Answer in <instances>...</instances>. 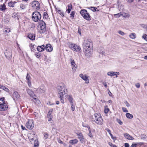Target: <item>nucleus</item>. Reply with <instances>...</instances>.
I'll list each match as a JSON object with an SVG mask.
<instances>
[{
  "label": "nucleus",
  "instance_id": "nucleus-29",
  "mask_svg": "<svg viewBox=\"0 0 147 147\" xmlns=\"http://www.w3.org/2000/svg\"><path fill=\"white\" fill-rule=\"evenodd\" d=\"M129 37L131 39H135L136 37V35L135 33H131L129 35Z\"/></svg>",
  "mask_w": 147,
  "mask_h": 147
},
{
  "label": "nucleus",
  "instance_id": "nucleus-38",
  "mask_svg": "<svg viewBox=\"0 0 147 147\" xmlns=\"http://www.w3.org/2000/svg\"><path fill=\"white\" fill-rule=\"evenodd\" d=\"M4 54L6 58L8 59L9 56L8 55V54L7 50H6L4 52Z\"/></svg>",
  "mask_w": 147,
  "mask_h": 147
},
{
  "label": "nucleus",
  "instance_id": "nucleus-4",
  "mask_svg": "<svg viewBox=\"0 0 147 147\" xmlns=\"http://www.w3.org/2000/svg\"><path fill=\"white\" fill-rule=\"evenodd\" d=\"M41 17V15L39 12L36 11L32 13V20L35 22H37L40 20Z\"/></svg>",
  "mask_w": 147,
  "mask_h": 147
},
{
  "label": "nucleus",
  "instance_id": "nucleus-24",
  "mask_svg": "<svg viewBox=\"0 0 147 147\" xmlns=\"http://www.w3.org/2000/svg\"><path fill=\"white\" fill-rule=\"evenodd\" d=\"M67 98L69 102L70 103H73V98L72 97V96L71 95H69L67 96Z\"/></svg>",
  "mask_w": 147,
  "mask_h": 147
},
{
  "label": "nucleus",
  "instance_id": "nucleus-49",
  "mask_svg": "<svg viewBox=\"0 0 147 147\" xmlns=\"http://www.w3.org/2000/svg\"><path fill=\"white\" fill-rule=\"evenodd\" d=\"M2 89L7 92L9 90V89L7 88H6L4 86H2Z\"/></svg>",
  "mask_w": 147,
  "mask_h": 147
},
{
  "label": "nucleus",
  "instance_id": "nucleus-8",
  "mask_svg": "<svg viewBox=\"0 0 147 147\" xmlns=\"http://www.w3.org/2000/svg\"><path fill=\"white\" fill-rule=\"evenodd\" d=\"M40 32L42 33H44L46 30V26L45 22L42 21L40 24Z\"/></svg>",
  "mask_w": 147,
  "mask_h": 147
},
{
  "label": "nucleus",
  "instance_id": "nucleus-33",
  "mask_svg": "<svg viewBox=\"0 0 147 147\" xmlns=\"http://www.w3.org/2000/svg\"><path fill=\"white\" fill-rule=\"evenodd\" d=\"M58 13L60 14L62 16H64V13L63 12L61 11V10H58L57 11Z\"/></svg>",
  "mask_w": 147,
  "mask_h": 147
},
{
  "label": "nucleus",
  "instance_id": "nucleus-64",
  "mask_svg": "<svg viewBox=\"0 0 147 147\" xmlns=\"http://www.w3.org/2000/svg\"><path fill=\"white\" fill-rule=\"evenodd\" d=\"M137 146L136 144H132L131 146V147H136Z\"/></svg>",
  "mask_w": 147,
  "mask_h": 147
},
{
  "label": "nucleus",
  "instance_id": "nucleus-32",
  "mask_svg": "<svg viewBox=\"0 0 147 147\" xmlns=\"http://www.w3.org/2000/svg\"><path fill=\"white\" fill-rule=\"evenodd\" d=\"M122 16L125 18H128L130 16L129 15V14L127 13H124L123 14Z\"/></svg>",
  "mask_w": 147,
  "mask_h": 147
},
{
  "label": "nucleus",
  "instance_id": "nucleus-35",
  "mask_svg": "<svg viewBox=\"0 0 147 147\" xmlns=\"http://www.w3.org/2000/svg\"><path fill=\"white\" fill-rule=\"evenodd\" d=\"M85 16V17H88V18H87L86 19H85L86 20H88V21H89V20H91V18H90L91 16H90V15L89 14H88V15L87 14Z\"/></svg>",
  "mask_w": 147,
  "mask_h": 147
},
{
  "label": "nucleus",
  "instance_id": "nucleus-16",
  "mask_svg": "<svg viewBox=\"0 0 147 147\" xmlns=\"http://www.w3.org/2000/svg\"><path fill=\"white\" fill-rule=\"evenodd\" d=\"M13 97L14 99H18L20 98V96L17 92H14L13 94Z\"/></svg>",
  "mask_w": 147,
  "mask_h": 147
},
{
  "label": "nucleus",
  "instance_id": "nucleus-18",
  "mask_svg": "<svg viewBox=\"0 0 147 147\" xmlns=\"http://www.w3.org/2000/svg\"><path fill=\"white\" fill-rule=\"evenodd\" d=\"M71 64L73 69H75L76 68V65L73 59H70Z\"/></svg>",
  "mask_w": 147,
  "mask_h": 147
},
{
  "label": "nucleus",
  "instance_id": "nucleus-17",
  "mask_svg": "<svg viewBox=\"0 0 147 147\" xmlns=\"http://www.w3.org/2000/svg\"><path fill=\"white\" fill-rule=\"evenodd\" d=\"M9 16L8 14L7 15V16L5 15V16H4V20L3 21V22L5 24H7L9 22Z\"/></svg>",
  "mask_w": 147,
  "mask_h": 147
},
{
  "label": "nucleus",
  "instance_id": "nucleus-61",
  "mask_svg": "<svg viewBox=\"0 0 147 147\" xmlns=\"http://www.w3.org/2000/svg\"><path fill=\"white\" fill-rule=\"evenodd\" d=\"M99 53H100V55L101 54L102 55H105V52L104 51H102V52H100Z\"/></svg>",
  "mask_w": 147,
  "mask_h": 147
},
{
  "label": "nucleus",
  "instance_id": "nucleus-36",
  "mask_svg": "<svg viewBox=\"0 0 147 147\" xmlns=\"http://www.w3.org/2000/svg\"><path fill=\"white\" fill-rule=\"evenodd\" d=\"M124 103L126 105L127 107H130V104L127 102V100H125L124 101Z\"/></svg>",
  "mask_w": 147,
  "mask_h": 147
},
{
  "label": "nucleus",
  "instance_id": "nucleus-45",
  "mask_svg": "<svg viewBox=\"0 0 147 147\" xmlns=\"http://www.w3.org/2000/svg\"><path fill=\"white\" fill-rule=\"evenodd\" d=\"M140 136L141 139H146V135L144 134H142Z\"/></svg>",
  "mask_w": 147,
  "mask_h": 147
},
{
  "label": "nucleus",
  "instance_id": "nucleus-43",
  "mask_svg": "<svg viewBox=\"0 0 147 147\" xmlns=\"http://www.w3.org/2000/svg\"><path fill=\"white\" fill-rule=\"evenodd\" d=\"M75 13L74 11H72L70 14V17L72 18H74V16Z\"/></svg>",
  "mask_w": 147,
  "mask_h": 147
},
{
  "label": "nucleus",
  "instance_id": "nucleus-56",
  "mask_svg": "<svg viewBox=\"0 0 147 147\" xmlns=\"http://www.w3.org/2000/svg\"><path fill=\"white\" fill-rule=\"evenodd\" d=\"M109 144L111 147H117V146L115 145H114L112 144L111 143H109Z\"/></svg>",
  "mask_w": 147,
  "mask_h": 147
},
{
  "label": "nucleus",
  "instance_id": "nucleus-11",
  "mask_svg": "<svg viewBox=\"0 0 147 147\" xmlns=\"http://www.w3.org/2000/svg\"><path fill=\"white\" fill-rule=\"evenodd\" d=\"M80 14L82 16H83V17L85 19H86L88 18V17H85V16L86 14H89L87 12V11L86 9H82L80 11Z\"/></svg>",
  "mask_w": 147,
  "mask_h": 147
},
{
  "label": "nucleus",
  "instance_id": "nucleus-50",
  "mask_svg": "<svg viewBox=\"0 0 147 147\" xmlns=\"http://www.w3.org/2000/svg\"><path fill=\"white\" fill-rule=\"evenodd\" d=\"M122 109L123 111L124 112H128L127 110L125 108L122 107Z\"/></svg>",
  "mask_w": 147,
  "mask_h": 147
},
{
  "label": "nucleus",
  "instance_id": "nucleus-59",
  "mask_svg": "<svg viewBox=\"0 0 147 147\" xmlns=\"http://www.w3.org/2000/svg\"><path fill=\"white\" fill-rule=\"evenodd\" d=\"M78 138H79L82 137L83 136L82 134L81 133H79L78 134Z\"/></svg>",
  "mask_w": 147,
  "mask_h": 147
},
{
  "label": "nucleus",
  "instance_id": "nucleus-52",
  "mask_svg": "<svg viewBox=\"0 0 147 147\" xmlns=\"http://www.w3.org/2000/svg\"><path fill=\"white\" fill-rule=\"evenodd\" d=\"M28 86L30 87L31 86V80L28 81Z\"/></svg>",
  "mask_w": 147,
  "mask_h": 147
},
{
  "label": "nucleus",
  "instance_id": "nucleus-55",
  "mask_svg": "<svg viewBox=\"0 0 147 147\" xmlns=\"http://www.w3.org/2000/svg\"><path fill=\"white\" fill-rule=\"evenodd\" d=\"M105 130L107 131L109 134L110 135L111 134V131L108 128H106L105 129Z\"/></svg>",
  "mask_w": 147,
  "mask_h": 147
},
{
  "label": "nucleus",
  "instance_id": "nucleus-58",
  "mask_svg": "<svg viewBox=\"0 0 147 147\" xmlns=\"http://www.w3.org/2000/svg\"><path fill=\"white\" fill-rule=\"evenodd\" d=\"M60 98V100L62 103H64V100L62 98L63 97H63H59Z\"/></svg>",
  "mask_w": 147,
  "mask_h": 147
},
{
  "label": "nucleus",
  "instance_id": "nucleus-31",
  "mask_svg": "<svg viewBox=\"0 0 147 147\" xmlns=\"http://www.w3.org/2000/svg\"><path fill=\"white\" fill-rule=\"evenodd\" d=\"M4 97L0 98V104H6L5 102L4 101Z\"/></svg>",
  "mask_w": 147,
  "mask_h": 147
},
{
  "label": "nucleus",
  "instance_id": "nucleus-14",
  "mask_svg": "<svg viewBox=\"0 0 147 147\" xmlns=\"http://www.w3.org/2000/svg\"><path fill=\"white\" fill-rule=\"evenodd\" d=\"M8 108L6 104H0V111H3L7 110Z\"/></svg>",
  "mask_w": 147,
  "mask_h": 147
},
{
  "label": "nucleus",
  "instance_id": "nucleus-63",
  "mask_svg": "<svg viewBox=\"0 0 147 147\" xmlns=\"http://www.w3.org/2000/svg\"><path fill=\"white\" fill-rule=\"evenodd\" d=\"M125 147H129V144L127 143H125Z\"/></svg>",
  "mask_w": 147,
  "mask_h": 147
},
{
  "label": "nucleus",
  "instance_id": "nucleus-26",
  "mask_svg": "<svg viewBox=\"0 0 147 147\" xmlns=\"http://www.w3.org/2000/svg\"><path fill=\"white\" fill-rule=\"evenodd\" d=\"M126 116L127 118L130 119L132 118L133 117L132 115L131 114L129 113H126Z\"/></svg>",
  "mask_w": 147,
  "mask_h": 147
},
{
  "label": "nucleus",
  "instance_id": "nucleus-40",
  "mask_svg": "<svg viewBox=\"0 0 147 147\" xmlns=\"http://www.w3.org/2000/svg\"><path fill=\"white\" fill-rule=\"evenodd\" d=\"M48 15L47 13L46 12H45L44 13L43 15L44 18H45L46 19H47L48 18Z\"/></svg>",
  "mask_w": 147,
  "mask_h": 147
},
{
  "label": "nucleus",
  "instance_id": "nucleus-1",
  "mask_svg": "<svg viewBox=\"0 0 147 147\" xmlns=\"http://www.w3.org/2000/svg\"><path fill=\"white\" fill-rule=\"evenodd\" d=\"M83 47L85 56L88 57L91 56L93 50V45L92 41L89 39L85 40Z\"/></svg>",
  "mask_w": 147,
  "mask_h": 147
},
{
  "label": "nucleus",
  "instance_id": "nucleus-47",
  "mask_svg": "<svg viewBox=\"0 0 147 147\" xmlns=\"http://www.w3.org/2000/svg\"><path fill=\"white\" fill-rule=\"evenodd\" d=\"M118 32L119 34H120V35H121L122 36H123L125 34V33L123 32H122V31H121V30L119 31Z\"/></svg>",
  "mask_w": 147,
  "mask_h": 147
},
{
  "label": "nucleus",
  "instance_id": "nucleus-30",
  "mask_svg": "<svg viewBox=\"0 0 147 147\" xmlns=\"http://www.w3.org/2000/svg\"><path fill=\"white\" fill-rule=\"evenodd\" d=\"M88 9H91L92 11L94 12H95L96 11V9H97V8H96L95 7H88Z\"/></svg>",
  "mask_w": 147,
  "mask_h": 147
},
{
  "label": "nucleus",
  "instance_id": "nucleus-10",
  "mask_svg": "<svg viewBox=\"0 0 147 147\" xmlns=\"http://www.w3.org/2000/svg\"><path fill=\"white\" fill-rule=\"evenodd\" d=\"M79 76L83 80L85 81L86 83L87 84L89 83V81L88 77L86 75H84L82 74H80Z\"/></svg>",
  "mask_w": 147,
  "mask_h": 147
},
{
  "label": "nucleus",
  "instance_id": "nucleus-21",
  "mask_svg": "<svg viewBox=\"0 0 147 147\" xmlns=\"http://www.w3.org/2000/svg\"><path fill=\"white\" fill-rule=\"evenodd\" d=\"M45 49V47L44 45H42L41 46H38L37 47V50L39 52L43 51Z\"/></svg>",
  "mask_w": 147,
  "mask_h": 147
},
{
  "label": "nucleus",
  "instance_id": "nucleus-39",
  "mask_svg": "<svg viewBox=\"0 0 147 147\" xmlns=\"http://www.w3.org/2000/svg\"><path fill=\"white\" fill-rule=\"evenodd\" d=\"M26 79L27 81L31 80V78L30 76L29 75V74L28 73H27V74Z\"/></svg>",
  "mask_w": 147,
  "mask_h": 147
},
{
  "label": "nucleus",
  "instance_id": "nucleus-19",
  "mask_svg": "<svg viewBox=\"0 0 147 147\" xmlns=\"http://www.w3.org/2000/svg\"><path fill=\"white\" fill-rule=\"evenodd\" d=\"M26 90L30 96L31 97H33L34 95V92L31 90L29 89H26Z\"/></svg>",
  "mask_w": 147,
  "mask_h": 147
},
{
  "label": "nucleus",
  "instance_id": "nucleus-22",
  "mask_svg": "<svg viewBox=\"0 0 147 147\" xmlns=\"http://www.w3.org/2000/svg\"><path fill=\"white\" fill-rule=\"evenodd\" d=\"M124 136L127 139L129 140H133L134 138L130 135H129L127 133H126L124 134Z\"/></svg>",
  "mask_w": 147,
  "mask_h": 147
},
{
  "label": "nucleus",
  "instance_id": "nucleus-25",
  "mask_svg": "<svg viewBox=\"0 0 147 147\" xmlns=\"http://www.w3.org/2000/svg\"><path fill=\"white\" fill-rule=\"evenodd\" d=\"M27 5L25 4H22L20 5V8L21 9H24L26 8Z\"/></svg>",
  "mask_w": 147,
  "mask_h": 147
},
{
  "label": "nucleus",
  "instance_id": "nucleus-44",
  "mask_svg": "<svg viewBox=\"0 0 147 147\" xmlns=\"http://www.w3.org/2000/svg\"><path fill=\"white\" fill-rule=\"evenodd\" d=\"M79 138L80 139V141L81 143H83L84 142V138L83 136L82 137Z\"/></svg>",
  "mask_w": 147,
  "mask_h": 147
},
{
  "label": "nucleus",
  "instance_id": "nucleus-23",
  "mask_svg": "<svg viewBox=\"0 0 147 147\" xmlns=\"http://www.w3.org/2000/svg\"><path fill=\"white\" fill-rule=\"evenodd\" d=\"M78 142V140L76 139H75L74 140H71L69 141V142L70 144H77Z\"/></svg>",
  "mask_w": 147,
  "mask_h": 147
},
{
  "label": "nucleus",
  "instance_id": "nucleus-51",
  "mask_svg": "<svg viewBox=\"0 0 147 147\" xmlns=\"http://www.w3.org/2000/svg\"><path fill=\"white\" fill-rule=\"evenodd\" d=\"M52 112V111H51V110H50L49 112H48V114H47V117H50L51 115V113Z\"/></svg>",
  "mask_w": 147,
  "mask_h": 147
},
{
  "label": "nucleus",
  "instance_id": "nucleus-15",
  "mask_svg": "<svg viewBox=\"0 0 147 147\" xmlns=\"http://www.w3.org/2000/svg\"><path fill=\"white\" fill-rule=\"evenodd\" d=\"M45 49L47 51L50 52L53 50V47L50 44H48L45 47Z\"/></svg>",
  "mask_w": 147,
  "mask_h": 147
},
{
  "label": "nucleus",
  "instance_id": "nucleus-34",
  "mask_svg": "<svg viewBox=\"0 0 147 147\" xmlns=\"http://www.w3.org/2000/svg\"><path fill=\"white\" fill-rule=\"evenodd\" d=\"M88 129L89 131V132L88 133V136L90 138H92V134L91 132L90 128L89 127H88Z\"/></svg>",
  "mask_w": 147,
  "mask_h": 147
},
{
  "label": "nucleus",
  "instance_id": "nucleus-62",
  "mask_svg": "<svg viewBox=\"0 0 147 147\" xmlns=\"http://www.w3.org/2000/svg\"><path fill=\"white\" fill-rule=\"evenodd\" d=\"M108 92L109 95L110 96H111L112 95V93L109 90H108Z\"/></svg>",
  "mask_w": 147,
  "mask_h": 147
},
{
  "label": "nucleus",
  "instance_id": "nucleus-60",
  "mask_svg": "<svg viewBox=\"0 0 147 147\" xmlns=\"http://www.w3.org/2000/svg\"><path fill=\"white\" fill-rule=\"evenodd\" d=\"M135 86L137 88H139L140 87V84L139 83H137L135 84Z\"/></svg>",
  "mask_w": 147,
  "mask_h": 147
},
{
  "label": "nucleus",
  "instance_id": "nucleus-6",
  "mask_svg": "<svg viewBox=\"0 0 147 147\" xmlns=\"http://www.w3.org/2000/svg\"><path fill=\"white\" fill-rule=\"evenodd\" d=\"M69 47L73 50L77 52H80L81 51L80 47L77 45L72 43H70L69 45Z\"/></svg>",
  "mask_w": 147,
  "mask_h": 147
},
{
  "label": "nucleus",
  "instance_id": "nucleus-42",
  "mask_svg": "<svg viewBox=\"0 0 147 147\" xmlns=\"http://www.w3.org/2000/svg\"><path fill=\"white\" fill-rule=\"evenodd\" d=\"M71 105V110L73 111H74L75 110V106L74 105V103H71L70 104Z\"/></svg>",
  "mask_w": 147,
  "mask_h": 147
},
{
  "label": "nucleus",
  "instance_id": "nucleus-27",
  "mask_svg": "<svg viewBox=\"0 0 147 147\" xmlns=\"http://www.w3.org/2000/svg\"><path fill=\"white\" fill-rule=\"evenodd\" d=\"M5 5L4 4L1 5L0 7V9L2 11L5 10L6 9Z\"/></svg>",
  "mask_w": 147,
  "mask_h": 147
},
{
  "label": "nucleus",
  "instance_id": "nucleus-9",
  "mask_svg": "<svg viewBox=\"0 0 147 147\" xmlns=\"http://www.w3.org/2000/svg\"><path fill=\"white\" fill-rule=\"evenodd\" d=\"M32 7L33 8L36 9H39L40 4L38 2L36 1H34L32 3Z\"/></svg>",
  "mask_w": 147,
  "mask_h": 147
},
{
  "label": "nucleus",
  "instance_id": "nucleus-12",
  "mask_svg": "<svg viewBox=\"0 0 147 147\" xmlns=\"http://www.w3.org/2000/svg\"><path fill=\"white\" fill-rule=\"evenodd\" d=\"M119 73L117 72L109 71L107 73V75L110 76H116V77H117V75H119Z\"/></svg>",
  "mask_w": 147,
  "mask_h": 147
},
{
  "label": "nucleus",
  "instance_id": "nucleus-46",
  "mask_svg": "<svg viewBox=\"0 0 147 147\" xmlns=\"http://www.w3.org/2000/svg\"><path fill=\"white\" fill-rule=\"evenodd\" d=\"M16 3V2L15 1H14L13 2H10V7L11 6V7H13L14 6V4L15 3Z\"/></svg>",
  "mask_w": 147,
  "mask_h": 147
},
{
  "label": "nucleus",
  "instance_id": "nucleus-3",
  "mask_svg": "<svg viewBox=\"0 0 147 147\" xmlns=\"http://www.w3.org/2000/svg\"><path fill=\"white\" fill-rule=\"evenodd\" d=\"M57 91L59 97H63L64 94H66L67 92L66 86L65 85L58 86L57 87Z\"/></svg>",
  "mask_w": 147,
  "mask_h": 147
},
{
  "label": "nucleus",
  "instance_id": "nucleus-57",
  "mask_svg": "<svg viewBox=\"0 0 147 147\" xmlns=\"http://www.w3.org/2000/svg\"><path fill=\"white\" fill-rule=\"evenodd\" d=\"M67 7L68 8V9H71L72 8V4L71 3L69 4L67 6Z\"/></svg>",
  "mask_w": 147,
  "mask_h": 147
},
{
  "label": "nucleus",
  "instance_id": "nucleus-5",
  "mask_svg": "<svg viewBox=\"0 0 147 147\" xmlns=\"http://www.w3.org/2000/svg\"><path fill=\"white\" fill-rule=\"evenodd\" d=\"M34 136L33 138H32V136H29L28 137L29 139L30 142L32 143L34 142V146L33 147H37L38 146V141L36 140V138H36V136L35 135L32 134Z\"/></svg>",
  "mask_w": 147,
  "mask_h": 147
},
{
  "label": "nucleus",
  "instance_id": "nucleus-48",
  "mask_svg": "<svg viewBox=\"0 0 147 147\" xmlns=\"http://www.w3.org/2000/svg\"><path fill=\"white\" fill-rule=\"evenodd\" d=\"M109 111V109L107 108H105L104 110L105 113L106 114Z\"/></svg>",
  "mask_w": 147,
  "mask_h": 147
},
{
  "label": "nucleus",
  "instance_id": "nucleus-54",
  "mask_svg": "<svg viewBox=\"0 0 147 147\" xmlns=\"http://www.w3.org/2000/svg\"><path fill=\"white\" fill-rule=\"evenodd\" d=\"M34 45L31 46L30 49L32 51H34L35 49L34 48Z\"/></svg>",
  "mask_w": 147,
  "mask_h": 147
},
{
  "label": "nucleus",
  "instance_id": "nucleus-41",
  "mask_svg": "<svg viewBox=\"0 0 147 147\" xmlns=\"http://www.w3.org/2000/svg\"><path fill=\"white\" fill-rule=\"evenodd\" d=\"M142 38L145 40L147 41V35L146 34H144L142 36Z\"/></svg>",
  "mask_w": 147,
  "mask_h": 147
},
{
  "label": "nucleus",
  "instance_id": "nucleus-37",
  "mask_svg": "<svg viewBox=\"0 0 147 147\" xmlns=\"http://www.w3.org/2000/svg\"><path fill=\"white\" fill-rule=\"evenodd\" d=\"M4 31L5 34H7V33H8L9 32V29L8 28H6L4 29Z\"/></svg>",
  "mask_w": 147,
  "mask_h": 147
},
{
  "label": "nucleus",
  "instance_id": "nucleus-20",
  "mask_svg": "<svg viewBox=\"0 0 147 147\" xmlns=\"http://www.w3.org/2000/svg\"><path fill=\"white\" fill-rule=\"evenodd\" d=\"M28 37L32 40H34L35 39V35L34 34H30L28 36Z\"/></svg>",
  "mask_w": 147,
  "mask_h": 147
},
{
  "label": "nucleus",
  "instance_id": "nucleus-13",
  "mask_svg": "<svg viewBox=\"0 0 147 147\" xmlns=\"http://www.w3.org/2000/svg\"><path fill=\"white\" fill-rule=\"evenodd\" d=\"M46 90V88L45 87L43 86H41L39 88L37 89L38 91H39L40 93H43L45 92Z\"/></svg>",
  "mask_w": 147,
  "mask_h": 147
},
{
  "label": "nucleus",
  "instance_id": "nucleus-2",
  "mask_svg": "<svg viewBox=\"0 0 147 147\" xmlns=\"http://www.w3.org/2000/svg\"><path fill=\"white\" fill-rule=\"evenodd\" d=\"M91 121L98 125H102L103 120L100 114L99 113L94 114L92 116Z\"/></svg>",
  "mask_w": 147,
  "mask_h": 147
},
{
  "label": "nucleus",
  "instance_id": "nucleus-53",
  "mask_svg": "<svg viewBox=\"0 0 147 147\" xmlns=\"http://www.w3.org/2000/svg\"><path fill=\"white\" fill-rule=\"evenodd\" d=\"M49 136V135L47 133H45L44 134V136L45 139L48 138V137Z\"/></svg>",
  "mask_w": 147,
  "mask_h": 147
},
{
  "label": "nucleus",
  "instance_id": "nucleus-28",
  "mask_svg": "<svg viewBox=\"0 0 147 147\" xmlns=\"http://www.w3.org/2000/svg\"><path fill=\"white\" fill-rule=\"evenodd\" d=\"M123 14L121 13H119L117 14H115L114 16L115 18H119L121 16H122Z\"/></svg>",
  "mask_w": 147,
  "mask_h": 147
},
{
  "label": "nucleus",
  "instance_id": "nucleus-7",
  "mask_svg": "<svg viewBox=\"0 0 147 147\" xmlns=\"http://www.w3.org/2000/svg\"><path fill=\"white\" fill-rule=\"evenodd\" d=\"M26 125L28 129H32L34 127V121L32 119H29L26 123Z\"/></svg>",
  "mask_w": 147,
  "mask_h": 147
}]
</instances>
